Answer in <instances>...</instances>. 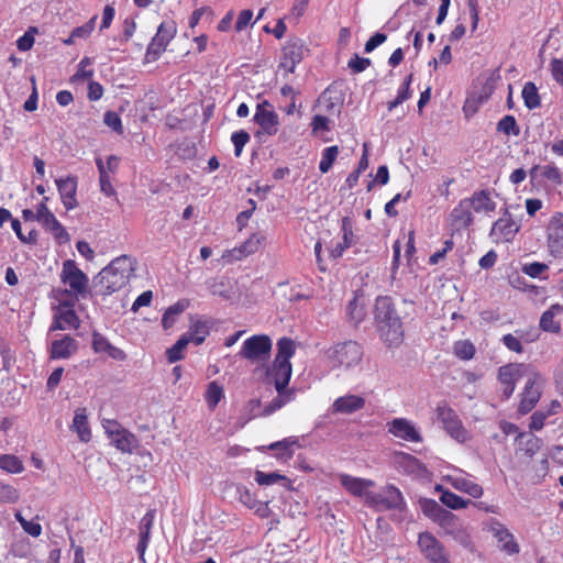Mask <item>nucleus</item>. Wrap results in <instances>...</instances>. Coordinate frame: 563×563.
Here are the masks:
<instances>
[{
  "instance_id": "f257e3e1",
  "label": "nucleus",
  "mask_w": 563,
  "mask_h": 563,
  "mask_svg": "<svg viewBox=\"0 0 563 563\" xmlns=\"http://www.w3.org/2000/svg\"><path fill=\"white\" fill-rule=\"evenodd\" d=\"M374 320L379 339L387 347H398L404 342V324L389 296H378L375 300Z\"/></svg>"
},
{
  "instance_id": "f03ea898",
  "label": "nucleus",
  "mask_w": 563,
  "mask_h": 563,
  "mask_svg": "<svg viewBox=\"0 0 563 563\" xmlns=\"http://www.w3.org/2000/svg\"><path fill=\"white\" fill-rule=\"evenodd\" d=\"M134 267L131 257L119 256L101 269L97 276L96 288L102 296H109L125 287L133 275Z\"/></svg>"
},
{
  "instance_id": "7ed1b4c3",
  "label": "nucleus",
  "mask_w": 563,
  "mask_h": 563,
  "mask_svg": "<svg viewBox=\"0 0 563 563\" xmlns=\"http://www.w3.org/2000/svg\"><path fill=\"white\" fill-rule=\"evenodd\" d=\"M324 354L332 368L346 371L362 362L364 351L357 341L346 340L331 345Z\"/></svg>"
},
{
  "instance_id": "20e7f679",
  "label": "nucleus",
  "mask_w": 563,
  "mask_h": 563,
  "mask_svg": "<svg viewBox=\"0 0 563 563\" xmlns=\"http://www.w3.org/2000/svg\"><path fill=\"white\" fill-rule=\"evenodd\" d=\"M272 347L273 342L267 334H254L243 342L239 356L251 363L265 365L271 357Z\"/></svg>"
},
{
  "instance_id": "39448f33",
  "label": "nucleus",
  "mask_w": 563,
  "mask_h": 563,
  "mask_svg": "<svg viewBox=\"0 0 563 563\" xmlns=\"http://www.w3.org/2000/svg\"><path fill=\"white\" fill-rule=\"evenodd\" d=\"M438 420L442 423L446 433L460 443L468 440V432L455 410L445 401L438 402L435 407Z\"/></svg>"
},
{
  "instance_id": "423d86ee",
  "label": "nucleus",
  "mask_w": 563,
  "mask_h": 563,
  "mask_svg": "<svg viewBox=\"0 0 563 563\" xmlns=\"http://www.w3.org/2000/svg\"><path fill=\"white\" fill-rule=\"evenodd\" d=\"M177 33L176 23L174 21H163L156 34L147 45L144 59L146 63L156 62L166 51L168 44L173 41Z\"/></svg>"
},
{
  "instance_id": "0eeeda50",
  "label": "nucleus",
  "mask_w": 563,
  "mask_h": 563,
  "mask_svg": "<svg viewBox=\"0 0 563 563\" xmlns=\"http://www.w3.org/2000/svg\"><path fill=\"white\" fill-rule=\"evenodd\" d=\"M366 505L377 511L400 509L404 505V497L396 486L387 485L379 493H368Z\"/></svg>"
},
{
  "instance_id": "6e6552de",
  "label": "nucleus",
  "mask_w": 563,
  "mask_h": 563,
  "mask_svg": "<svg viewBox=\"0 0 563 563\" xmlns=\"http://www.w3.org/2000/svg\"><path fill=\"white\" fill-rule=\"evenodd\" d=\"M60 282L69 286V294L85 297L88 291V277L73 260L63 263Z\"/></svg>"
},
{
  "instance_id": "1a4fd4ad",
  "label": "nucleus",
  "mask_w": 563,
  "mask_h": 563,
  "mask_svg": "<svg viewBox=\"0 0 563 563\" xmlns=\"http://www.w3.org/2000/svg\"><path fill=\"white\" fill-rule=\"evenodd\" d=\"M309 52L303 40L298 37L289 38L282 48L279 68L286 74H292L296 66L301 63L305 55Z\"/></svg>"
},
{
  "instance_id": "9d476101",
  "label": "nucleus",
  "mask_w": 563,
  "mask_h": 563,
  "mask_svg": "<svg viewBox=\"0 0 563 563\" xmlns=\"http://www.w3.org/2000/svg\"><path fill=\"white\" fill-rule=\"evenodd\" d=\"M547 247L554 258H563V213L555 212L547 225Z\"/></svg>"
},
{
  "instance_id": "9b49d317",
  "label": "nucleus",
  "mask_w": 563,
  "mask_h": 563,
  "mask_svg": "<svg viewBox=\"0 0 563 563\" xmlns=\"http://www.w3.org/2000/svg\"><path fill=\"white\" fill-rule=\"evenodd\" d=\"M418 545L430 563H450L443 545L430 532L419 534Z\"/></svg>"
},
{
  "instance_id": "f8f14e48",
  "label": "nucleus",
  "mask_w": 563,
  "mask_h": 563,
  "mask_svg": "<svg viewBox=\"0 0 563 563\" xmlns=\"http://www.w3.org/2000/svg\"><path fill=\"white\" fill-rule=\"evenodd\" d=\"M253 120L266 135H275L278 131V114L267 100L257 104Z\"/></svg>"
},
{
  "instance_id": "ddd939ff",
  "label": "nucleus",
  "mask_w": 563,
  "mask_h": 563,
  "mask_svg": "<svg viewBox=\"0 0 563 563\" xmlns=\"http://www.w3.org/2000/svg\"><path fill=\"white\" fill-rule=\"evenodd\" d=\"M487 530L500 544V549L509 555L517 554L520 551L512 533L498 520L492 518L487 522Z\"/></svg>"
},
{
  "instance_id": "4468645a",
  "label": "nucleus",
  "mask_w": 563,
  "mask_h": 563,
  "mask_svg": "<svg viewBox=\"0 0 563 563\" xmlns=\"http://www.w3.org/2000/svg\"><path fill=\"white\" fill-rule=\"evenodd\" d=\"M387 427L390 434L404 441L420 443L423 440L415 423L406 418H395Z\"/></svg>"
},
{
  "instance_id": "2eb2a0df",
  "label": "nucleus",
  "mask_w": 563,
  "mask_h": 563,
  "mask_svg": "<svg viewBox=\"0 0 563 563\" xmlns=\"http://www.w3.org/2000/svg\"><path fill=\"white\" fill-rule=\"evenodd\" d=\"M393 461L395 467L405 474L415 477H424L428 474L427 466L420 460L409 453L395 452Z\"/></svg>"
},
{
  "instance_id": "dca6fc26",
  "label": "nucleus",
  "mask_w": 563,
  "mask_h": 563,
  "mask_svg": "<svg viewBox=\"0 0 563 563\" xmlns=\"http://www.w3.org/2000/svg\"><path fill=\"white\" fill-rule=\"evenodd\" d=\"M538 376L528 378L526 382L525 388L520 395V401L518 405V413L527 415L529 413L539 402L542 391L540 385L538 383Z\"/></svg>"
},
{
  "instance_id": "f3484780",
  "label": "nucleus",
  "mask_w": 563,
  "mask_h": 563,
  "mask_svg": "<svg viewBox=\"0 0 563 563\" xmlns=\"http://www.w3.org/2000/svg\"><path fill=\"white\" fill-rule=\"evenodd\" d=\"M519 224L512 219L511 214L506 211L495 223L490 230V235L496 242H511L519 231Z\"/></svg>"
},
{
  "instance_id": "a211bd4d",
  "label": "nucleus",
  "mask_w": 563,
  "mask_h": 563,
  "mask_svg": "<svg viewBox=\"0 0 563 563\" xmlns=\"http://www.w3.org/2000/svg\"><path fill=\"white\" fill-rule=\"evenodd\" d=\"M62 203L66 210H74L78 207L77 200V186L78 180L76 176H67L55 180Z\"/></svg>"
},
{
  "instance_id": "6ab92c4d",
  "label": "nucleus",
  "mask_w": 563,
  "mask_h": 563,
  "mask_svg": "<svg viewBox=\"0 0 563 563\" xmlns=\"http://www.w3.org/2000/svg\"><path fill=\"white\" fill-rule=\"evenodd\" d=\"M265 241V236L258 233H253L246 241H244L240 246L234 247L232 250H227L222 258H228L229 261H241L244 257L256 253L262 244Z\"/></svg>"
},
{
  "instance_id": "aec40b11",
  "label": "nucleus",
  "mask_w": 563,
  "mask_h": 563,
  "mask_svg": "<svg viewBox=\"0 0 563 563\" xmlns=\"http://www.w3.org/2000/svg\"><path fill=\"white\" fill-rule=\"evenodd\" d=\"M291 374V363L273 362L272 365L267 366L265 371L266 378L268 382L274 384L276 391H280V389H287Z\"/></svg>"
},
{
  "instance_id": "412c9836",
  "label": "nucleus",
  "mask_w": 563,
  "mask_h": 563,
  "mask_svg": "<svg viewBox=\"0 0 563 563\" xmlns=\"http://www.w3.org/2000/svg\"><path fill=\"white\" fill-rule=\"evenodd\" d=\"M80 320L76 311L67 303L60 305L54 316V321L49 327V331L78 329Z\"/></svg>"
},
{
  "instance_id": "4be33fe9",
  "label": "nucleus",
  "mask_w": 563,
  "mask_h": 563,
  "mask_svg": "<svg viewBox=\"0 0 563 563\" xmlns=\"http://www.w3.org/2000/svg\"><path fill=\"white\" fill-rule=\"evenodd\" d=\"M473 221L472 210L464 199L453 208L449 216V225L452 231L456 232L467 229Z\"/></svg>"
},
{
  "instance_id": "5701e85b",
  "label": "nucleus",
  "mask_w": 563,
  "mask_h": 563,
  "mask_svg": "<svg viewBox=\"0 0 563 563\" xmlns=\"http://www.w3.org/2000/svg\"><path fill=\"white\" fill-rule=\"evenodd\" d=\"M91 336V347L96 354L106 353L110 358L114 361H125L126 354L124 351L112 345L103 334L93 331Z\"/></svg>"
},
{
  "instance_id": "b1692460",
  "label": "nucleus",
  "mask_w": 563,
  "mask_h": 563,
  "mask_svg": "<svg viewBox=\"0 0 563 563\" xmlns=\"http://www.w3.org/2000/svg\"><path fill=\"white\" fill-rule=\"evenodd\" d=\"M339 479L341 485L354 497H364L368 495V488L373 487L375 483L372 479L354 477L349 474H340Z\"/></svg>"
},
{
  "instance_id": "393cba45",
  "label": "nucleus",
  "mask_w": 563,
  "mask_h": 563,
  "mask_svg": "<svg viewBox=\"0 0 563 563\" xmlns=\"http://www.w3.org/2000/svg\"><path fill=\"white\" fill-rule=\"evenodd\" d=\"M78 350L77 342L70 335H64L59 340H54L49 346V358L66 360L74 355Z\"/></svg>"
},
{
  "instance_id": "a878e982",
  "label": "nucleus",
  "mask_w": 563,
  "mask_h": 563,
  "mask_svg": "<svg viewBox=\"0 0 563 563\" xmlns=\"http://www.w3.org/2000/svg\"><path fill=\"white\" fill-rule=\"evenodd\" d=\"M471 210L476 213H490L496 210V202L487 189L474 191L471 197L464 198Z\"/></svg>"
},
{
  "instance_id": "bb28decb",
  "label": "nucleus",
  "mask_w": 563,
  "mask_h": 563,
  "mask_svg": "<svg viewBox=\"0 0 563 563\" xmlns=\"http://www.w3.org/2000/svg\"><path fill=\"white\" fill-rule=\"evenodd\" d=\"M520 377L519 367L515 364H507L498 369V380L503 386V395L509 398L515 389L517 380Z\"/></svg>"
},
{
  "instance_id": "cd10ccee",
  "label": "nucleus",
  "mask_w": 563,
  "mask_h": 563,
  "mask_svg": "<svg viewBox=\"0 0 563 563\" xmlns=\"http://www.w3.org/2000/svg\"><path fill=\"white\" fill-rule=\"evenodd\" d=\"M364 406L365 399L362 396L350 394L336 398L332 404V411L334 413L351 415L363 409Z\"/></svg>"
},
{
  "instance_id": "c85d7f7f",
  "label": "nucleus",
  "mask_w": 563,
  "mask_h": 563,
  "mask_svg": "<svg viewBox=\"0 0 563 563\" xmlns=\"http://www.w3.org/2000/svg\"><path fill=\"white\" fill-rule=\"evenodd\" d=\"M446 482L456 490L465 493L473 498H479L484 494L483 487L463 475H448Z\"/></svg>"
},
{
  "instance_id": "c756f323",
  "label": "nucleus",
  "mask_w": 563,
  "mask_h": 563,
  "mask_svg": "<svg viewBox=\"0 0 563 563\" xmlns=\"http://www.w3.org/2000/svg\"><path fill=\"white\" fill-rule=\"evenodd\" d=\"M70 429L77 433L81 442H89L91 440V430L89 427L86 408H77L75 410Z\"/></svg>"
},
{
  "instance_id": "7c9ffc66",
  "label": "nucleus",
  "mask_w": 563,
  "mask_h": 563,
  "mask_svg": "<svg viewBox=\"0 0 563 563\" xmlns=\"http://www.w3.org/2000/svg\"><path fill=\"white\" fill-rule=\"evenodd\" d=\"M563 310V306L560 303L552 305L548 310H545L540 318V328L544 332L550 333H560L561 332V323L555 320L556 313Z\"/></svg>"
},
{
  "instance_id": "2f4dec72",
  "label": "nucleus",
  "mask_w": 563,
  "mask_h": 563,
  "mask_svg": "<svg viewBox=\"0 0 563 563\" xmlns=\"http://www.w3.org/2000/svg\"><path fill=\"white\" fill-rule=\"evenodd\" d=\"M255 482L260 486H271L274 484H280L287 490L292 489V481L285 475L279 474L278 472L265 473L263 471L255 472Z\"/></svg>"
},
{
  "instance_id": "473e14b6",
  "label": "nucleus",
  "mask_w": 563,
  "mask_h": 563,
  "mask_svg": "<svg viewBox=\"0 0 563 563\" xmlns=\"http://www.w3.org/2000/svg\"><path fill=\"white\" fill-rule=\"evenodd\" d=\"M111 443L123 453H132L133 448L136 445V437L128 429L114 432V435L109 438Z\"/></svg>"
},
{
  "instance_id": "72a5a7b5",
  "label": "nucleus",
  "mask_w": 563,
  "mask_h": 563,
  "mask_svg": "<svg viewBox=\"0 0 563 563\" xmlns=\"http://www.w3.org/2000/svg\"><path fill=\"white\" fill-rule=\"evenodd\" d=\"M435 490L441 493L440 501L451 509H464L471 503L470 500L463 499L451 490L443 488L442 485H437Z\"/></svg>"
},
{
  "instance_id": "f704fd0d",
  "label": "nucleus",
  "mask_w": 563,
  "mask_h": 563,
  "mask_svg": "<svg viewBox=\"0 0 563 563\" xmlns=\"http://www.w3.org/2000/svg\"><path fill=\"white\" fill-rule=\"evenodd\" d=\"M346 314L354 325H358L364 321L366 317V309L365 305L360 302V297L357 295H354L353 299L347 303Z\"/></svg>"
},
{
  "instance_id": "c9c22d12",
  "label": "nucleus",
  "mask_w": 563,
  "mask_h": 563,
  "mask_svg": "<svg viewBox=\"0 0 563 563\" xmlns=\"http://www.w3.org/2000/svg\"><path fill=\"white\" fill-rule=\"evenodd\" d=\"M210 328L206 321L197 320L194 321L189 328V332L186 334L189 339V343L194 342L196 345H200L205 342L209 335Z\"/></svg>"
},
{
  "instance_id": "e433bc0d",
  "label": "nucleus",
  "mask_w": 563,
  "mask_h": 563,
  "mask_svg": "<svg viewBox=\"0 0 563 563\" xmlns=\"http://www.w3.org/2000/svg\"><path fill=\"white\" fill-rule=\"evenodd\" d=\"M525 106L529 110L537 109L541 106L540 96L537 86L532 81H528L523 85L521 92Z\"/></svg>"
},
{
  "instance_id": "4c0bfd02",
  "label": "nucleus",
  "mask_w": 563,
  "mask_h": 563,
  "mask_svg": "<svg viewBox=\"0 0 563 563\" xmlns=\"http://www.w3.org/2000/svg\"><path fill=\"white\" fill-rule=\"evenodd\" d=\"M224 397V390L221 385H219L216 380L210 382L207 386V390L205 394V400L210 410H214L221 399Z\"/></svg>"
},
{
  "instance_id": "58836bf2",
  "label": "nucleus",
  "mask_w": 563,
  "mask_h": 563,
  "mask_svg": "<svg viewBox=\"0 0 563 563\" xmlns=\"http://www.w3.org/2000/svg\"><path fill=\"white\" fill-rule=\"evenodd\" d=\"M295 354L294 341L289 338H282L277 341V354L273 362L290 363V357Z\"/></svg>"
},
{
  "instance_id": "ea45409f",
  "label": "nucleus",
  "mask_w": 563,
  "mask_h": 563,
  "mask_svg": "<svg viewBox=\"0 0 563 563\" xmlns=\"http://www.w3.org/2000/svg\"><path fill=\"white\" fill-rule=\"evenodd\" d=\"M0 468L10 474H20L24 471L23 462L13 454L0 455Z\"/></svg>"
},
{
  "instance_id": "a19ab883",
  "label": "nucleus",
  "mask_w": 563,
  "mask_h": 563,
  "mask_svg": "<svg viewBox=\"0 0 563 563\" xmlns=\"http://www.w3.org/2000/svg\"><path fill=\"white\" fill-rule=\"evenodd\" d=\"M292 393L287 389L277 391V396L264 408L263 415L271 416L291 400Z\"/></svg>"
},
{
  "instance_id": "79ce46f5",
  "label": "nucleus",
  "mask_w": 563,
  "mask_h": 563,
  "mask_svg": "<svg viewBox=\"0 0 563 563\" xmlns=\"http://www.w3.org/2000/svg\"><path fill=\"white\" fill-rule=\"evenodd\" d=\"M239 500L250 509H255V512L264 517L261 514L262 509H265L262 504L256 499L255 495L247 487H238Z\"/></svg>"
},
{
  "instance_id": "37998d69",
  "label": "nucleus",
  "mask_w": 563,
  "mask_h": 563,
  "mask_svg": "<svg viewBox=\"0 0 563 563\" xmlns=\"http://www.w3.org/2000/svg\"><path fill=\"white\" fill-rule=\"evenodd\" d=\"M453 353L460 360L470 361L474 357L476 349L470 340H460L454 343Z\"/></svg>"
},
{
  "instance_id": "c03bdc74",
  "label": "nucleus",
  "mask_w": 563,
  "mask_h": 563,
  "mask_svg": "<svg viewBox=\"0 0 563 563\" xmlns=\"http://www.w3.org/2000/svg\"><path fill=\"white\" fill-rule=\"evenodd\" d=\"M339 155V147L336 145L325 147L321 153V159L319 163V170L322 174L328 173Z\"/></svg>"
},
{
  "instance_id": "a18cd8bd",
  "label": "nucleus",
  "mask_w": 563,
  "mask_h": 563,
  "mask_svg": "<svg viewBox=\"0 0 563 563\" xmlns=\"http://www.w3.org/2000/svg\"><path fill=\"white\" fill-rule=\"evenodd\" d=\"M189 344L187 335L180 336L176 343L166 351L167 360L169 363H175L184 358V350Z\"/></svg>"
},
{
  "instance_id": "49530a36",
  "label": "nucleus",
  "mask_w": 563,
  "mask_h": 563,
  "mask_svg": "<svg viewBox=\"0 0 563 563\" xmlns=\"http://www.w3.org/2000/svg\"><path fill=\"white\" fill-rule=\"evenodd\" d=\"M297 444V440L292 438H287L282 441L274 442L269 444L268 449L273 451H279L276 456L277 457H291L292 451L291 448Z\"/></svg>"
},
{
  "instance_id": "de8ad7c7",
  "label": "nucleus",
  "mask_w": 563,
  "mask_h": 563,
  "mask_svg": "<svg viewBox=\"0 0 563 563\" xmlns=\"http://www.w3.org/2000/svg\"><path fill=\"white\" fill-rule=\"evenodd\" d=\"M498 132H503L506 135L518 136L520 134V128L514 115H505L499 120L497 124Z\"/></svg>"
},
{
  "instance_id": "09e8293b",
  "label": "nucleus",
  "mask_w": 563,
  "mask_h": 563,
  "mask_svg": "<svg viewBox=\"0 0 563 563\" xmlns=\"http://www.w3.org/2000/svg\"><path fill=\"white\" fill-rule=\"evenodd\" d=\"M353 224L354 222L350 217H343L341 220L342 241L345 243V246H352L357 241V236L353 231Z\"/></svg>"
},
{
  "instance_id": "8fccbe9b",
  "label": "nucleus",
  "mask_w": 563,
  "mask_h": 563,
  "mask_svg": "<svg viewBox=\"0 0 563 563\" xmlns=\"http://www.w3.org/2000/svg\"><path fill=\"white\" fill-rule=\"evenodd\" d=\"M19 498L20 493L14 486L0 481V503L14 504Z\"/></svg>"
},
{
  "instance_id": "3c124183",
  "label": "nucleus",
  "mask_w": 563,
  "mask_h": 563,
  "mask_svg": "<svg viewBox=\"0 0 563 563\" xmlns=\"http://www.w3.org/2000/svg\"><path fill=\"white\" fill-rule=\"evenodd\" d=\"M37 33V29L35 26H30L27 31L18 38L16 47L21 52L30 51L35 42V34Z\"/></svg>"
},
{
  "instance_id": "603ef678",
  "label": "nucleus",
  "mask_w": 563,
  "mask_h": 563,
  "mask_svg": "<svg viewBox=\"0 0 563 563\" xmlns=\"http://www.w3.org/2000/svg\"><path fill=\"white\" fill-rule=\"evenodd\" d=\"M253 20V11L250 9L242 10L235 21L234 30L240 33L247 29L249 26H253L255 21Z\"/></svg>"
},
{
  "instance_id": "864d4df0",
  "label": "nucleus",
  "mask_w": 563,
  "mask_h": 563,
  "mask_svg": "<svg viewBox=\"0 0 563 563\" xmlns=\"http://www.w3.org/2000/svg\"><path fill=\"white\" fill-rule=\"evenodd\" d=\"M250 139V134L244 130H240L232 133L231 141L234 145V155L236 157L241 156L243 147L245 146L246 143H249Z\"/></svg>"
},
{
  "instance_id": "5fc2aeb1",
  "label": "nucleus",
  "mask_w": 563,
  "mask_h": 563,
  "mask_svg": "<svg viewBox=\"0 0 563 563\" xmlns=\"http://www.w3.org/2000/svg\"><path fill=\"white\" fill-rule=\"evenodd\" d=\"M103 122L119 135H122L124 128L120 115L114 111H107L103 115Z\"/></svg>"
},
{
  "instance_id": "6e6d98bb",
  "label": "nucleus",
  "mask_w": 563,
  "mask_h": 563,
  "mask_svg": "<svg viewBox=\"0 0 563 563\" xmlns=\"http://www.w3.org/2000/svg\"><path fill=\"white\" fill-rule=\"evenodd\" d=\"M48 232L53 235L58 244H66L70 241L68 232L59 221H56L53 225H51Z\"/></svg>"
},
{
  "instance_id": "4d7b16f0",
  "label": "nucleus",
  "mask_w": 563,
  "mask_h": 563,
  "mask_svg": "<svg viewBox=\"0 0 563 563\" xmlns=\"http://www.w3.org/2000/svg\"><path fill=\"white\" fill-rule=\"evenodd\" d=\"M97 15H93L87 23H85L84 25L81 26H77L75 27L71 33H73V37H76V38H87L90 36V34L92 33V31L95 30L96 27V21H97Z\"/></svg>"
},
{
  "instance_id": "13d9d810",
  "label": "nucleus",
  "mask_w": 563,
  "mask_h": 563,
  "mask_svg": "<svg viewBox=\"0 0 563 563\" xmlns=\"http://www.w3.org/2000/svg\"><path fill=\"white\" fill-rule=\"evenodd\" d=\"M548 268H549V266L544 263L532 262V263L525 264L521 269H522V273L528 275L529 277L537 278L542 273L547 272Z\"/></svg>"
},
{
  "instance_id": "bf43d9fd",
  "label": "nucleus",
  "mask_w": 563,
  "mask_h": 563,
  "mask_svg": "<svg viewBox=\"0 0 563 563\" xmlns=\"http://www.w3.org/2000/svg\"><path fill=\"white\" fill-rule=\"evenodd\" d=\"M16 520L21 523L23 530L30 536L37 538L42 533V526L34 521L24 519L20 514L16 515Z\"/></svg>"
},
{
  "instance_id": "052dcab7",
  "label": "nucleus",
  "mask_w": 563,
  "mask_h": 563,
  "mask_svg": "<svg viewBox=\"0 0 563 563\" xmlns=\"http://www.w3.org/2000/svg\"><path fill=\"white\" fill-rule=\"evenodd\" d=\"M155 519V510L150 509L146 511V514L143 516V518L140 521V534L141 536H151V530L154 523Z\"/></svg>"
},
{
  "instance_id": "680f3d73",
  "label": "nucleus",
  "mask_w": 563,
  "mask_h": 563,
  "mask_svg": "<svg viewBox=\"0 0 563 563\" xmlns=\"http://www.w3.org/2000/svg\"><path fill=\"white\" fill-rule=\"evenodd\" d=\"M330 120L325 115L316 114L311 121V128L313 134H319L321 131H330Z\"/></svg>"
},
{
  "instance_id": "e2e57ef3",
  "label": "nucleus",
  "mask_w": 563,
  "mask_h": 563,
  "mask_svg": "<svg viewBox=\"0 0 563 563\" xmlns=\"http://www.w3.org/2000/svg\"><path fill=\"white\" fill-rule=\"evenodd\" d=\"M549 417L543 410L534 411L530 417L529 429L531 431H540Z\"/></svg>"
},
{
  "instance_id": "0e129e2a",
  "label": "nucleus",
  "mask_w": 563,
  "mask_h": 563,
  "mask_svg": "<svg viewBox=\"0 0 563 563\" xmlns=\"http://www.w3.org/2000/svg\"><path fill=\"white\" fill-rule=\"evenodd\" d=\"M369 65H371L369 58L360 57L356 54L349 60V67L355 74L364 71Z\"/></svg>"
},
{
  "instance_id": "69168bd1",
  "label": "nucleus",
  "mask_w": 563,
  "mask_h": 563,
  "mask_svg": "<svg viewBox=\"0 0 563 563\" xmlns=\"http://www.w3.org/2000/svg\"><path fill=\"white\" fill-rule=\"evenodd\" d=\"M501 341L508 350L516 352V353H522L523 346L521 344V341L514 334H511V333L505 334L503 336Z\"/></svg>"
},
{
  "instance_id": "338daca9",
  "label": "nucleus",
  "mask_w": 563,
  "mask_h": 563,
  "mask_svg": "<svg viewBox=\"0 0 563 563\" xmlns=\"http://www.w3.org/2000/svg\"><path fill=\"white\" fill-rule=\"evenodd\" d=\"M387 40V35L384 33H375L373 36L368 38V41L365 43L364 51L366 53L373 52L377 46L383 44Z\"/></svg>"
},
{
  "instance_id": "774afa93",
  "label": "nucleus",
  "mask_w": 563,
  "mask_h": 563,
  "mask_svg": "<svg viewBox=\"0 0 563 563\" xmlns=\"http://www.w3.org/2000/svg\"><path fill=\"white\" fill-rule=\"evenodd\" d=\"M551 74L554 80L563 86V60L553 58L551 60Z\"/></svg>"
}]
</instances>
